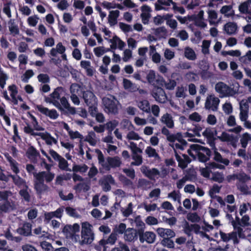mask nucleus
Masks as SVG:
<instances>
[{
    "mask_svg": "<svg viewBox=\"0 0 251 251\" xmlns=\"http://www.w3.org/2000/svg\"><path fill=\"white\" fill-rule=\"evenodd\" d=\"M220 12L227 18L233 17L235 15L232 6L230 5L222 6Z\"/></svg>",
    "mask_w": 251,
    "mask_h": 251,
    "instance_id": "obj_33",
    "label": "nucleus"
},
{
    "mask_svg": "<svg viewBox=\"0 0 251 251\" xmlns=\"http://www.w3.org/2000/svg\"><path fill=\"white\" fill-rule=\"evenodd\" d=\"M145 152L149 157H154V158H159V155L156 151L151 146L147 147Z\"/></svg>",
    "mask_w": 251,
    "mask_h": 251,
    "instance_id": "obj_51",
    "label": "nucleus"
},
{
    "mask_svg": "<svg viewBox=\"0 0 251 251\" xmlns=\"http://www.w3.org/2000/svg\"><path fill=\"white\" fill-rule=\"evenodd\" d=\"M239 10L243 14L251 12V0H248L241 3L239 6Z\"/></svg>",
    "mask_w": 251,
    "mask_h": 251,
    "instance_id": "obj_36",
    "label": "nucleus"
},
{
    "mask_svg": "<svg viewBox=\"0 0 251 251\" xmlns=\"http://www.w3.org/2000/svg\"><path fill=\"white\" fill-rule=\"evenodd\" d=\"M184 55L190 60L194 61L197 59V55L195 51L189 47H186L184 48Z\"/></svg>",
    "mask_w": 251,
    "mask_h": 251,
    "instance_id": "obj_38",
    "label": "nucleus"
},
{
    "mask_svg": "<svg viewBox=\"0 0 251 251\" xmlns=\"http://www.w3.org/2000/svg\"><path fill=\"white\" fill-rule=\"evenodd\" d=\"M224 29L228 35L235 34L237 32V25L235 23L228 22L224 25Z\"/></svg>",
    "mask_w": 251,
    "mask_h": 251,
    "instance_id": "obj_29",
    "label": "nucleus"
},
{
    "mask_svg": "<svg viewBox=\"0 0 251 251\" xmlns=\"http://www.w3.org/2000/svg\"><path fill=\"white\" fill-rule=\"evenodd\" d=\"M60 103L62 107H63L65 109H67L70 114L72 115L75 114V108L70 106V104L69 103L67 99L65 97H62L60 99Z\"/></svg>",
    "mask_w": 251,
    "mask_h": 251,
    "instance_id": "obj_34",
    "label": "nucleus"
},
{
    "mask_svg": "<svg viewBox=\"0 0 251 251\" xmlns=\"http://www.w3.org/2000/svg\"><path fill=\"white\" fill-rule=\"evenodd\" d=\"M121 128L123 129L129 131L133 129V126L131 122L128 119H123L120 123Z\"/></svg>",
    "mask_w": 251,
    "mask_h": 251,
    "instance_id": "obj_50",
    "label": "nucleus"
},
{
    "mask_svg": "<svg viewBox=\"0 0 251 251\" xmlns=\"http://www.w3.org/2000/svg\"><path fill=\"white\" fill-rule=\"evenodd\" d=\"M88 167L86 164L75 165L73 167L72 171L74 172H79L80 173H86Z\"/></svg>",
    "mask_w": 251,
    "mask_h": 251,
    "instance_id": "obj_54",
    "label": "nucleus"
},
{
    "mask_svg": "<svg viewBox=\"0 0 251 251\" xmlns=\"http://www.w3.org/2000/svg\"><path fill=\"white\" fill-rule=\"evenodd\" d=\"M36 107L39 111L43 114L49 117L50 119H56L59 116V114L55 109L50 110L46 107H44L41 105H37Z\"/></svg>",
    "mask_w": 251,
    "mask_h": 251,
    "instance_id": "obj_18",
    "label": "nucleus"
},
{
    "mask_svg": "<svg viewBox=\"0 0 251 251\" xmlns=\"http://www.w3.org/2000/svg\"><path fill=\"white\" fill-rule=\"evenodd\" d=\"M46 143L48 145L51 146L53 144H56L57 143V140L55 138L52 137L50 133L47 132H45V135L43 138Z\"/></svg>",
    "mask_w": 251,
    "mask_h": 251,
    "instance_id": "obj_49",
    "label": "nucleus"
},
{
    "mask_svg": "<svg viewBox=\"0 0 251 251\" xmlns=\"http://www.w3.org/2000/svg\"><path fill=\"white\" fill-rule=\"evenodd\" d=\"M79 230V225L75 223L73 225H66L64 227L62 232L67 238L71 239L74 243H77L79 241V234L78 233Z\"/></svg>",
    "mask_w": 251,
    "mask_h": 251,
    "instance_id": "obj_4",
    "label": "nucleus"
},
{
    "mask_svg": "<svg viewBox=\"0 0 251 251\" xmlns=\"http://www.w3.org/2000/svg\"><path fill=\"white\" fill-rule=\"evenodd\" d=\"M80 66L85 69L87 75L92 76L93 75L95 70L93 67L91 66V63L89 61L82 60L80 62Z\"/></svg>",
    "mask_w": 251,
    "mask_h": 251,
    "instance_id": "obj_32",
    "label": "nucleus"
},
{
    "mask_svg": "<svg viewBox=\"0 0 251 251\" xmlns=\"http://www.w3.org/2000/svg\"><path fill=\"white\" fill-rule=\"evenodd\" d=\"M155 234L152 232L147 231L139 233V239L141 242L146 241L148 243H152L155 239Z\"/></svg>",
    "mask_w": 251,
    "mask_h": 251,
    "instance_id": "obj_21",
    "label": "nucleus"
},
{
    "mask_svg": "<svg viewBox=\"0 0 251 251\" xmlns=\"http://www.w3.org/2000/svg\"><path fill=\"white\" fill-rule=\"evenodd\" d=\"M32 225L29 223L25 222L22 227L17 229V232L20 235L28 236L31 235Z\"/></svg>",
    "mask_w": 251,
    "mask_h": 251,
    "instance_id": "obj_23",
    "label": "nucleus"
},
{
    "mask_svg": "<svg viewBox=\"0 0 251 251\" xmlns=\"http://www.w3.org/2000/svg\"><path fill=\"white\" fill-rule=\"evenodd\" d=\"M64 209L63 207H61L57 209L55 211L45 212L44 214L45 221L48 223L53 217L61 219L64 211Z\"/></svg>",
    "mask_w": 251,
    "mask_h": 251,
    "instance_id": "obj_20",
    "label": "nucleus"
},
{
    "mask_svg": "<svg viewBox=\"0 0 251 251\" xmlns=\"http://www.w3.org/2000/svg\"><path fill=\"white\" fill-rule=\"evenodd\" d=\"M102 102L104 106L105 111L109 114L116 115L119 112L117 105L118 102L116 98L112 96L104 97Z\"/></svg>",
    "mask_w": 251,
    "mask_h": 251,
    "instance_id": "obj_7",
    "label": "nucleus"
},
{
    "mask_svg": "<svg viewBox=\"0 0 251 251\" xmlns=\"http://www.w3.org/2000/svg\"><path fill=\"white\" fill-rule=\"evenodd\" d=\"M220 100L214 95H208L205 102V108L208 110L216 111L218 110Z\"/></svg>",
    "mask_w": 251,
    "mask_h": 251,
    "instance_id": "obj_11",
    "label": "nucleus"
},
{
    "mask_svg": "<svg viewBox=\"0 0 251 251\" xmlns=\"http://www.w3.org/2000/svg\"><path fill=\"white\" fill-rule=\"evenodd\" d=\"M94 239V233L92 230V226L88 222L81 224V238L79 235V241L77 242L80 245L90 244Z\"/></svg>",
    "mask_w": 251,
    "mask_h": 251,
    "instance_id": "obj_2",
    "label": "nucleus"
},
{
    "mask_svg": "<svg viewBox=\"0 0 251 251\" xmlns=\"http://www.w3.org/2000/svg\"><path fill=\"white\" fill-rule=\"evenodd\" d=\"M154 34L157 36H163L167 33V30L164 26H161L156 28H153Z\"/></svg>",
    "mask_w": 251,
    "mask_h": 251,
    "instance_id": "obj_59",
    "label": "nucleus"
},
{
    "mask_svg": "<svg viewBox=\"0 0 251 251\" xmlns=\"http://www.w3.org/2000/svg\"><path fill=\"white\" fill-rule=\"evenodd\" d=\"M120 14V11L118 10L111 11L108 15V23L110 26H113L117 23V18Z\"/></svg>",
    "mask_w": 251,
    "mask_h": 251,
    "instance_id": "obj_35",
    "label": "nucleus"
},
{
    "mask_svg": "<svg viewBox=\"0 0 251 251\" xmlns=\"http://www.w3.org/2000/svg\"><path fill=\"white\" fill-rule=\"evenodd\" d=\"M161 123L166 125L165 127L169 128H173L174 127V122L173 117L169 113L164 114L160 118Z\"/></svg>",
    "mask_w": 251,
    "mask_h": 251,
    "instance_id": "obj_26",
    "label": "nucleus"
},
{
    "mask_svg": "<svg viewBox=\"0 0 251 251\" xmlns=\"http://www.w3.org/2000/svg\"><path fill=\"white\" fill-rule=\"evenodd\" d=\"M156 77L157 75H155V73L153 71H150L147 75V79L148 82L152 85H155Z\"/></svg>",
    "mask_w": 251,
    "mask_h": 251,
    "instance_id": "obj_61",
    "label": "nucleus"
},
{
    "mask_svg": "<svg viewBox=\"0 0 251 251\" xmlns=\"http://www.w3.org/2000/svg\"><path fill=\"white\" fill-rule=\"evenodd\" d=\"M215 91L221 98L232 97L238 94V90L231 88L223 82H219L215 86Z\"/></svg>",
    "mask_w": 251,
    "mask_h": 251,
    "instance_id": "obj_6",
    "label": "nucleus"
},
{
    "mask_svg": "<svg viewBox=\"0 0 251 251\" xmlns=\"http://www.w3.org/2000/svg\"><path fill=\"white\" fill-rule=\"evenodd\" d=\"M12 193L9 191L1 192V211L10 212L16 208Z\"/></svg>",
    "mask_w": 251,
    "mask_h": 251,
    "instance_id": "obj_3",
    "label": "nucleus"
},
{
    "mask_svg": "<svg viewBox=\"0 0 251 251\" xmlns=\"http://www.w3.org/2000/svg\"><path fill=\"white\" fill-rule=\"evenodd\" d=\"M251 179L250 176L243 171H240L236 173V180L238 181L237 183H246L250 181Z\"/></svg>",
    "mask_w": 251,
    "mask_h": 251,
    "instance_id": "obj_39",
    "label": "nucleus"
},
{
    "mask_svg": "<svg viewBox=\"0 0 251 251\" xmlns=\"http://www.w3.org/2000/svg\"><path fill=\"white\" fill-rule=\"evenodd\" d=\"M99 184L101 186L103 191L107 192L111 190L110 184H115V180L111 175H107L99 181Z\"/></svg>",
    "mask_w": 251,
    "mask_h": 251,
    "instance_id": "obj_14",
    "label": "nucleus"
},
{
    "mask_svg": "<svg viewBox=\"0 0 251 251\" xmlns=\"http://www.w3.org/2000/svg\"><path fill=\"white\" fill-rule=\"evenodd\" d=\"M251 141V135L246 132L240 136V142L242 148L246 149L248 143Z\"/></svg>",
    "mask_w": 251,
    "mask_h": 251,
    "instance_id": "obj_42",
    "label": "nucleus"
},
{
    "mask_svg": "<svg viewBox=\"0 0 251 251\" xmlns=\"http://www.w3.org/2000/svg\"><path fill=\"white\" fill-rule=\"evenodd\" d=\"M84 141L88 142L92 146H95L97 143L95 133L94 131L89 132Z\"/></svg>",
    "mask_w": 251,
    "mask_h": 251,
    "instance_id": "obj_46",
    "label": "nucleus"
},
{
    "mask_svg": "<svg viewBox=\"0 0 251 251\" xmlns=\"http://www.w3.org/2000/svg\"><path fill=\"white\" fill-rule=\"evenodd\" d=\"M9 29L10 32V33L13 35L15 36V35L18 34L19 33V28L18 26L16 25L12 20H10L9 23Z\"/></svg>",
    "mask_w": 251,
    "mask_h": 251,
    "instance_id": "obj_60",
    "label": "nucleus"
},
{
    "mask_svg": "<svg viewBox=\"0 0 251 251\" xmlns=\"http://www.w3.org/2000/svg\"><path fill=\"white\" fill-rule=\"evenodd\" d=\"M124 238L126 241L128 242H132L137 239V233L136 231L132 228H128L126 229L124 233Z\"/></svg>",
    "mask_w": 251,
    "mask_h": 251,
    "instance_id": "obj_31",
    "label": "nucleus"
},
{
    "mask_svg": "<svg viewBox=\"0 0 251 251\" xmlns=\"http://www.w3.org/2000/svg\"><path fill=\"white\" fill-rule=\"evenodd\" d=\"M179 154H181L180 152L175 151V157L178 163V166L182 169H184L191 162V159L187 155L182 154L181 156Z\"/></svg>",
    "mask_w": 251,
    "mask_h": 251,
    "instance_id": "obj_16",
    "label": "nucleus"
},
{
    "mask_svg": "<svg viewBox=\"0 0 251 251\" xmlns=\"http://www.w3.org/2000/svg\"><path fill=\"white\" fill-rule=\"evenodd\" d=\"M9 176L12 178L13 183L18 187L28 188V186L26 185L25 180L20 177L19 176L10 175Z\"/></svg>",
    "mask_w": 251,
    "mask_h": 251,
    "instance_id": "obj_30",
    "label": "nucleus"
},
{
    "mask_svg": "<svg viewBox=\"0 0 251 251\" xmlns=\"http://www.w3.org/2000/svg\"><path fill=\"white\" fill-rule=\"evenodd\" d=\"M34 188L38 195H41L49 190V186L44 182L37 178L34 180Z\"/></svg>",
    "mask_w": 251,
    "mask_h": 251,
    "instance_id": "obj_17",
    "label": "nucleus"
},
{
    "mask_svg": "<svg viewBox=\"0 0 251 251\" xmlns=\"http://www.w3.org/2000/svg\"><path fill=\"white\" fill-rule=\"evenodd\" d=\"M172 237H168L164 239H163L161 241V244L165 247L168 248H174L175 247V244L174 241L171 239Z\"/></svg>",
    "mask_w": 251,
    "mask_h": 251,
    "instance_id": "obj_55",
    "label": "nucleus"
},
{
    "mask_svg": "<svg viewBox=\"0 0 251 251\" xmlns=\"http://www.w3.org/2000/svg\"><path fill=\"white\" fill-rule=\"evenodd\" d=\"M191 148L195 152L200 161L205 162L209 160L211 151L208 148L197 144L192 145Z\"/></svg>",
    "mask_w": 251,
    "mask_h": 251,
    "instance_id": "obj_9",
    "label": "nucleus"
},
{
    "mask_svg": "<svg viewBox=\"0 0 251 251\" xmlns=\"http://www.w3.org/2000/svg\"><path fill=\"white\" fill-rule=\"evenodd\" d=\"M126 225L124 223H121L118 225L115 226L114 229V232H115L117 234H123L124 233L126 229Z\"/></svg>",
    "mask_w": 251,
    "mask_h": 251,
    "instance_id": "obj_63",
    "label": "nucleus"
},
{
    "mask_svg": "<svg viewBox=\"0 0 251 251\" xmlns=\"http://www.w3.org/2000/svg\"><path fill=\"white\" fill-rule=\"evenodd\" d=\"M108 168H105L107 170H109L110 168L119 167L122 164V161L120 158L117 156L114 157H108L106 158Z\"/></svg>",
    "mask_w": 251,
    "mask_h": 251,
    "instance_id": "obj_24",
    "label": "nucleus"
},
{
    "mask_svg": "<svg viewBox=\"0 0 251 251\" xmlns=\"http://www.w3.org/2000/svg\"><path fill=\"white\" fill-rule=\"evenodd\" d=\"M151 95L156 101L160 103H165L167 100L166 94L164 89L161 87L155 86L152 89Z\"/></svg>",
    "mask_w": 251,
    "mask_h": 251,
    "instance_id": "obj_12",
    "label": "nucleus"
},
{
    "mask_svg": "<svg viewBox=\"0 0 251 251\" xmlns=\"http://www.w3.org/2000/svg\"><path fill=\"white\" fill-rule=\"evenodd\" d=\"M95 152L97 154L99 163L100 164L103 168H108L107 163L105 162L104 156L102 152L99 149H96Z\"/></svg>",
    "mask_w": 251,
    "mask_h": 251,
    "instance_id": "obj_47",
    "label": "nucleus"
},
{
    "mask_svg": "<svg viewBox=\"0 0 251 251\" xmlns=\"http://www.w3.org/2000/svg\"><path fill=\"white\" fill-rule=\"evenodd\" d=\"M161 131V133L166 136L167 140L170 142L169 146L173 149L175 153V151H177L176 150L181 151L184 150L187 143L183 139L181 133L177 132L175 134H172L168 129L165 127H163Z\"/></svg>",
    "mask_w": 251,
    "mask_h": 251,
    "instance_id": "obj_1",
    "label": "nucleus"
},
{
    "mask_svg": "<svg viewBox=\"0 0 251 251\" xmlns=\"http://www.w3.org/2000/svg\"><path fill=\"white\" fill-rule=\"evenodd\" d=\"M24 130L26 133L29 134L31 136H39L41 137L42 139L45 135V132H38L37 131L33 129L28 125L24 127Z\"/></svg>",
    "mask_w": 251,
    "mask_h": 251,
    "instance_id": "obj_41",
    "label": "nucleus"
},
{
    "mask_svg": "<svg viewBox=\"0 0 251 251\" xmlns=\"http://www.w3.org/2000/svg\"><path fill=\"white\" fill-rule=\"evenodd\" d=\"M123 85L125 89L130 92H135L138 90V88L135 84L133 83L130 80L126 78L123 79Z\"/></svg>",
    "mask_w": 251,
    "mask_h": 251,
    "instance_id": "obj_40",
    "label": "nucleus"
},
{
    "mask_svg": "<svg viewBox=\"0 0 251 251\" xmlns=\"http://www.w3.org/2000/svg\"><path fill=\"white\" fill-rule=\"evenodd\" d=\"M210 178L211 180L218 183H222L224 180V176L222 173L218 172H211V176Z\"/></svg>",
    "mask_w": 251,
    "mask_h": 251,
    "instance_id": "obj_45",
    "label": "nucleus"
},
{
    "mask_svg": "<svg viewBox=\"0 0 251 251\" xmlns=\"http://www.w3.org/2000/svg\"><path fill=\"white\" fill-rule=\"evenodd\" d=\"M58 167L62 170L71 171V170L68 168V162L63 157L58 161Z\"/></svg>",
    "mask_w": 251,
    "mask_h": 251,
    "instance_id": "obj_62",
    "label": "nucleus"
},
{
    "mask_svg": "<svg viewBox=\"0 0 251 251\" xmlns=\"http://www.w3.org/2000/svg\"><path fill=\"white\" fill-rule=\"evenodd\" d=\"M156 232L163 239L168 237H174L176 235L175 232L173 230L168 228L159 227L156 229Z\"/></svg>",
    "mask_w": 251,
    "mask_h": 251,
    "instance_id": "obj_27",
    "label": "nucleus"
},
{
    "mask_svg": "<svg viewBox=\"0 0 251 251\" xmlns=\"http://www.w3.org/2000/svg\"><path fill=\"white\" fill-rule=\"evenodd\" d=\"M28 158L33 163H36L40 155L39 152L32 146L30 147L26 152Z\"/></svg>",
    "mask_w": 251,
    "mask_h": 251,
    "instance_id": "obj_28",
    "label": "nucleus"
},
{
    "mask_svg": "<svg viewBox=\"0 0 251 251\" xmlns=\"http://www.w3.org/2000/svg\"><path fill=\"white\" fill-rule=\"evenodd\" d=\"M127 147L131 151V157L134 161L131 163V165L139 166L143 163V158L141 155L142 150L138 147L136 144L133 142H130Z\"/></svg>",
    "mask_w": 251,
    "mask_h": 251,
    "instance_id": "obj_8",
    "label": "nucleus"
},
{
    "mask_svg": "<svg viewBox=\"0 0 251 251\" xmlns=\"http://www.w3.org/2000/svg\"><path fill=\"white\" fill-rule=\"evenodd\" d=\"M151 183L150 181L144 178H140L138 181L137 187L147 190L151 187Z\"/></svg>",
    "mask_w": 251,
    "mask_h": 251,
    "instance_id": "obj_44",
    "label": "nucleus"
},
{
    "mask_svg": "<svg viewBox=\"0 0 251 251\" xmlns=\"http://www.w3.org/2000/svg\"><path fill=\"white\" fill-rule=\"evenodd\" d=\"M109 41L111 43L110 49L112 50H115L118 48L119 50H123L124 48L126 46V43L117 36H114L112 39H110Z\"/></svg>",
    "mask_w": 251,
    "mask_h": 251,
    "instance_id": "obj_22",
    "label": "nucleus"
},
{
    "mask_svg": "<svg viewBox=\"0 0 251 251\" xmlns=\"http://www.w3.org/2000/svg\"><path fill=\"white\" fill-rule=\"evenodd\" d=\"M214 159L215 161L223 163L226 166L228 165L229 163V161L228 159L226 158H223L221 155L216 151H215L214 152Z\"/></svg>",
    "mask_w": 251,
    "mask_h": 251,
    "instance_id": "obj_53",
    "label": "nucleus"
},
{
    "mask_svg": "<svg viewBox=\"0 0 251 251\" xmlns=\"http://www.w3.org/2000/svg\"><path fill=\"white\" fill-rule=\"evenodd\" d=\"M63 92V88L58 87L54 89L53 92L51 93L49 97H45V101L47 103L53 104L56 108L60 110H63V107L59 102L60 100V95Z\"/></svg>",
    "mask_w": 251,
    "mask_h": 251,
    "instance_id": "obj_10",
    "label": "nucleus"
},
{
    "mask_svg": "<svg viewBox=\"0 0 251 251\" xmlns=\"http://www.w3.org/2000/svg\"><path fill=\"white\" fill-rule=\"evenodd\" d=\"M90 189V184L86 182H82L78 183L75 186V189L78 192H80L81 191H83L86 192L89 190Z\"/></svg>",
    "mask_w": 251,
    "mask_h": 251,
    "instance_id": "obj_48",
    "label": "nucleus"
},
{
    "mask_svg": "<svg viewBox=\"0 0 251 251\" xmlns=\"http://www.w3.org/2000/svg\"><path fill=\"white\" fill-rule=\"evenodd\" d=\"M218 138L222 142L229 143L233 148H236L237 147L238 137L233 134H230L227 132H223L220 136H218Z\"/></svg>",
    "mask_w": 251,
    "mask_h": 251,
    "instance_id": "obj_13",
    "label": "nucleus"
},
{
    "mask_svg": "<svg viewBox=\"0 0 251 251\" xmlns=\"http://www.w3.org/2000/svg\"><path fill=\"white\" fill-rule=\"evenodd\" d=\"M28 188H23L19 191V194L22 198L26 202H29L30 201L31 197L28 192Z\"/></svg>",
    "mask_w": 251,
    "mask_h": 251,
    "instance_id": "obj_56",
    "label": "nucleus"
},
{
    "mask_svg": "<svg viewBox=\"0 0 251 251\" xmlns=\"http://www.w3.org/2000/svg\"><path fill=\"white\" fill-rule=\"evenodd\" d=\"M232 225L234 227V230L236 231L238 237L240 238H245L246 237V231L247 230H243L241 226H239L234 221L232 222Z\"/></svg>",
    "mask_w": 251,
    "mask_h": 251,
    "instance_id": "obj_43",
    "label": "nucleus"
},
{
    "mask_svg": "<svg viewBox=\"0 0 251 251\" xmlns=\"http://www.w3.org/2000/svg\"><path fill=\"white\" fill-rule=\"evenodd\" d=\"M141 172L147 177L152 179L154 176L159 175V171L155 168L150 169L149 167L143 165L140 168Z\"/></svg>",
    "mask_w": 251,
    "mask_h": 251,
    "instance_id": "obj_19",
    "label": "nucleus"
},
{
    "mask_svg": "<svg viewBox=\"0 0 251 251\" xmlns=\"http://www.w3.org/2000/svg\"><path fill=\"white\" fill-rule=\"evenodd\" d=\"M187 219L192 223H198L201 220L200 217L196 213H189L186 216Z\"/></svg>",
    "mask_w": 251,
    "mask_h": 251,
    "instance_id": "obj_58",
    "label": "nucleus"
},
{
    "mask_svg": "<svg viewBox=\"0 0 251 251\" xmlns=\"http://www.w3.org/2000/svg\"><path fill=\"white\" fill-rule=\"evenodd\" d=\"M137 103V105L140 110L147 113H150L151 107L148 100H144L139 101Z\"/></svg>",
    "mask_w": 251,
    "mask_h": 251,
    "instance_id": "obj_37",
    "label": "nucleus"
},
{
    "mask_svg": "<svg viewBox=\"0 0 251 251\" xmlns=\"http://www.w3.org/2000/svg\"><path fill=\"white\" fill-rule=\"evenodd\" d=\"M65 211L67 214L71 217L75 218H78L80 217L77 210L70 206H67L65 208Z\"/></svg>",
    "mask_w": 251,
    "mask_h": 251,
    "instance_id": "obj_52",
    "label": "nucleus"
},
{
    "mask_svg": "<svg viewBox=\"0 0 251 251\" xmlns=\"http://www.w3.org/2000/svg\"><path fill=\"white\" fill-rule=\"evenodd\" d=\"M245 183H237L236 186L237 189L243 194L248 195L250 194V192L248 186Z\"/></svg>",
    "mask_w": 251,
    "mask_h": 251,
    "instance_id": "obj_57",
    "label": "nucleus"
},
{
    "mask_svg": "<svg viewBox=\"0 0 251 251\" xmlns=\"http://www.w3.org/2000/svg\"><path fill=\"white\" fill-rule=\"evenodd\" d=\"M111 251H130V250L126 244L120 242L119 245L112 249Z\"/></svg>",
    "mask_w": 251,
    "mask_h": 251,
    "instance_id": "obj_64",
    "label": "nucleus"
},
{
    "mask_svg": "<svg viewBox=\"0 0 251 251\" xmlns=\"http://www.w3.org/2000/svg\"><path fill=\"white\" fill-rule=\"evenodd\" d=\"M82 97L85 103L89 107L90 114H95L96 109H97V100L93 93L89 90L83 91Z\"/></svg>",
    "mask_w": 251,
    "mask_h": 251,
    "instance_id": "obj_5",
    "label": "nucleus"
},
{
    "mask_svg": "<svg viewBox=\"0 0 251 251\" xmlns=\"http://www.w3.org/2000/svg\"><path fill=\"white\" fill-rule=\"evenodd\" d=\"M35 178H37L43 182L45 181L47 183L50 182L54 178V173L49 171H42L39 173H33Z\"/></svg>",
    "mask_w": 251,
    "mask_h": 251,
    "instance_id": "obj_15",
    "label": "nucleus"
},
{
    "mask_svg": "<svg viewBox=\"0 0 251 251\" xmlns=\"http://www.w3.org/2000/svg\"><path fill=\"white\" fill-rule=\"evenodd\" d=\"M207 9V13L208 14V20L210 25H216L218 24L217 21L218 19L217 12L212 9V7H206Z\"/></svg>",
    "mask_w": 251,
    "mask_h": 251,
    "instance_id": "obj_25",
    "label": "nucleus"
}]
</instances>
